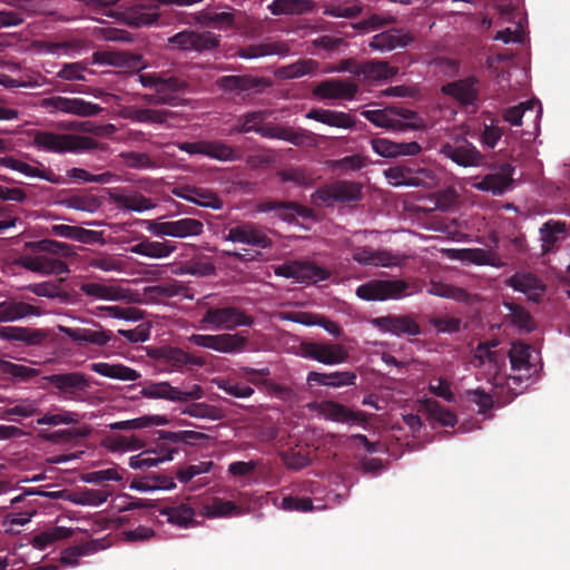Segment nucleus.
I'll use <instances>...</instances> for the list:
<instances>
[{
    "label": "nucleus",
    "instance_id": "42",
    "mask_svg": "<svg viewBox=\"0 0 570 570\" xmlns=\"http://www.w3.org/2000/svg\"><path fill=\"white\" fill-rule=\"evenodd\" d=\"M421 406L430 420L436 421L443 426L453 428L458 422L456 415L452 411L445 409L433 399L423 400Z\"/></svg>",
    "mask_w": 570,
    "mask_h": 570
},
{
    "label": "nucleus",
    "instance_id": "27",
    "mask_svg": "<svg viewBox=\"0 0 570 570\" xmlns=\"http://www.w3.org/2000/svg\"><path fill=\"white\" fill-rule=\"evenodd\" d=\"M289 52V47L283 41L250 43L239 47L235 56L242 59H256L267 56H286Z\"/></svg>",
    "mask_w": 570,
    "mask_h": 570
},
{
    "label": "nucleus",
    "instance_id": "23",
    "mask_svg": "<svg viewBox=\"0 0 570 570\" xmlns=\"http://www.w3.org/2000/svg\"><path fill=\"white\" fill-rule=\"evenodd\" d=\"M48 338V333L42 328L21 326H0V340L10 343H19L24 346H41Z\"/></svg>",
    "mask_w": 570,
    "mask_h": 570
},
{
    "label": "nucleus",
    "instance_id": "21",
    "mask_svg": "<svg viewBox=\"0 0 570 570\" xmlns=\"http://www.w3.org/2000/svg\"><path fill=\"white\" fill-rule=\"evenodd\" d=\"M256 210L259 213L273 212L276 217L288 224L295 223L297 216L303 218L312 216V209L296 202L262 200L257 203Z\"/></svg>",
    "mask_w": 570,
    "mask_h": 570
},
{
    "label": "nucleus",
    "instance_id": "18",
    "mask_svg": "<svg viewBox=\"0 0 570 570\" xmlns=\"http://www.w3.org/2000/svg\"><path fill=\"white\" fill-rule=\"evenodd\" d=\"M352 258L363 266L392 267L401 266L405 261V256L393 254L386 249H374L370 246L355 247Z\"/></svg>",
    "mask_w": 570,
    "mask_h": 570
},
{
    "label": "nucleus",
    "instance_id": "55",
    "mask_svg": "<svg viewBox=\"0 0 570 570\" xmlns=\"http://www.w3.org/2000/svg\"><path fill=\"white\" fill-rule=\"evenodd\" d=\"M167 433H173V431H158V439L155 442L154 450H151L155 458L159 459V463L173 460L174 454L179 451L177 443H171L168 440Z\"/></svg>",
    "mask_w": 570,
    "mask_h": 570
},
{
    "label": "nucleus",
    "instance_id": "50",
    "mask_svg": "<svg viewBox=\"0 0 570 570\" xmlns=\"http://www.w3.org/2000/svg\"><path fill=\"white\" fill-rule=\"evenodd\" d=\"M28 246L33 253H46L50 255H57L62 258L71 257L75 254L70 245L53 239L31 242L28 244Z\"/></svg>",
    "mask_w": 570,
    "mask_h": 570
},
{
    "label": "nucleus",
    "instance_id": "39",
    "mask_svg": "<svg viewBox=\"0 0 570 570\" xmlns=\"http://www.w3.org/2000/svg\"><path fill=\"white\" fill-rule=\"evenodd\" d=\"M171 116L166 109H150L130 107L126 110V117L136 122L161 125Z\"/></svg>",
    "mask_w": 570,
    "mask_h": 570
},
{
    "label": "nucleus",
    "instance_id": "40",
    "mask_svg": "<svg viewBox=\"0 0 570 570\" xmlns=\"http://www.w3.org/2000/svg\"><path fill=\"white\" fill-rule=\"evenodd\" d=\"M111 199L118 208H124L131 212H145L153 208L155 205L150 198L145 197L140 193H132L129 195L125 194H112Z\"/></svg>",
    "mask_w": 570,
    "mask_h": 570
},
{
    "label": "nucleus",
    "instance_id": "30",
    "mask_svg": "<svg viewBox=\"0 0 570 570\" xmlns=\"http://www.w3.org/2000/svg\"><path fill=\"white\" fill-rule=\"evenodd\" d=\"M356 72L358 73V79L365 82H375L393 78L397 75L399 69L392 67L386 61L371 60L361 62V68Z\"/></svg>",
    "mask_w": 570,
    "mask_h": 570
},
{
    "label": "nucleus",
    "instance_id": "49",
    "mask_svg": "<svg viewBox=\"0 0 570 570\" xmlns=\"http://www.w3.org/2000/svg\"><path fill=\"white\" fill-rule=\"evenodd\" d=\"M317 68V61L313 59H301L291 65L279 67L276 71V75L282 79H295L312 73Z\"/></svg>",
    "mask_w": 570,
    "mask_h": 570
},
{
    "label": "nucleus",
    "instance_id": "3",
    "mask_svg": "<svg viewBox=\"0 0 570 570\" xmlns=\"http://www.w3.org/2000/svg\"><path fill=\"white\" fill-rule=\"evenodd\" d=\"M147 356L151 366L161 373H184L206 365L203 356L170 345L148 347Z\"/></svg>",
    "mask_w": 570,
    "mask_h": 570
},
{
    "label": "nucleus",
    "instance_id": "58",
    "mask_svg": "<svg viewBox=\"0 0 570 570\" xmlns=\"http://www.w3.org/2000/svg\"><path fill=\"white\" fill-rule=\"evenodd\" d=\"M68 272V265L62 259L47 255H37V273L61 275Z\"/></svg>",
    "mask_w": 570,
    "mask_h": 570
},
{
    "label": "nucleus",
    "instance_id": "17",
    "mask_svg": "<svg viewBox=\"0 0 570 570\" xmlns=\"http://www.w3.org/2000/svg\"><path fill=\"white\" fill-rule=\"evenodd\" d=\"M149 230L156 236L185 238L203 234L204 225L196 218H181L178 220L154 223Z\"/></svg>",
    "mask_w": 570,
    "mask_h": 570
},
{
    "label": "nucleus",
    "instance_id": "32",
    "mask_svg": "<svg viewBox=\"0 0 570 570\" xmlns=\"http://www.w3.org/2000/svg\"><path fill=\"white\" fill-rule=\"evenodd\" d=\"M79 289L82 294L92 299L115 302L126 297L122 288L115 285H108L102 282H82L79 285Z\"/></svg>",
    "mask_w": 570,
    "mask_h": 570
},
{
    "label": "nucleus",
    "instance_id": "25",
    "mask_svg": "<svg viewBox=\"0 0 570 570\" xmlns=\"http://www.w3.org/2000/svg\"><path fill=\"white\" fill-rule=\"evenodd\" d=\"M160 515L167 518V522L179 527L189 528L196 524L195 508L189 501L167 504L157 509Z\"/></svg>",
    "mask_w": 570,
    "mask_h": 570
},
{
    "label": "nucleus",
    "instance_id": "12",
    "mask_svg": "<svg viewBox=\"0 0 570 570\" xmlns=\"http://www.w3.org/2000/svg\"><path fill=\"white\" fill-rule=\"evenodd\" d=\"M215 83L224 92H249L254 95L264 94L273 85L268 78L252 75L222 76Z\"/></svg>",
    "mask_w": 570,
    "mask_h": 570
},
{
    "label": "nucleus",
    "instance_id": "6",
    "mask_svg": "<svg viewBox=\"0 0 570 570\" xmlns=\"http://www.w3.org/2000/svg\"><path fill=\"white\" fill-rule=\"evenodd\" d=\"M412 285L404 279H372L356 288L357 297L364 301L401 299L411 295Z\"/></svg>",
    "mask_w": 570,
    "mask_h": 570
},
{
    "label": "nucleus",
    "instance_id": "2",
    "mask_svg": "<svg viewBox=\"0 0 570 570\" xmlns=\"http://www.w3.org/2000/svg\"><path fill=\"white\" fill-rule=\"evenodd\" d=\"M272 115L269 110H255L240 115L236 119L235 126L230 129L232 134L256 132L264 138L279 139L291 142L295 146H302L305 142V131L295 130L291 127L278 125H264L267 117Z\"/></svg>",
    "mask_w": 570,
    "mask_h": 570
},
{
    "label": "nucleus",
    "instance_id": "52",
    "mask_svg": "<svg viewBox=\"0 0 570 570\" xmlns=\"http://www.w3.org/2000/svg\"><path fill=\"white\" fill-rule=\"evenodd\" d=\"M428 293L458 302H468L470 298V294L465 289L442 282H431Z\"/></svg>",
    "mask_w": 570,
    "mask_h": 570
},
{
    "label": "nucleus",
    "instance_id": "48",
    "mask_svg": "<svg viewBox=\"0 0 570 570\" xmlns=\"http://www.w3.org/2000/svg\"><path fill=\"white\" fill-rule=\"evenodd\" d=\"M204 156L219 161H236L240 155L229 145L220 140H205Z\"/></svg>",
    "mask_w": 570,
    "mask_h": 570
},
{
    "label": "nucleus",
    "instance_id": "11",
    "mask_svg": "<svg viewBox=\"0 0 570 570\" xmlns=\"http://www.w3.org/2000/svg\"><path fill=\"white\" fill-rule=\"evenodd\" d=\"M220 36L210 31L184 30L168 39V45L174 49L195 50L204 52L214 50L219 46Z\"/></svg>",
    "mask_w": 570,
    "mask_h": 570
},
{
    "label": "nucleus",
    "instance_id": "31",
    "mask_svg": "<svg viewBox=\"0 0 570 570\" xmlns=\"http://www.w3.org/2000/svg\"><path fill=\"white\" fill-rule=\"evenodd\" d=\"M62 332L76 343H88L97 346H105L115 338L109 330H91L86 327H65Z\"/></svg>",
    "mask_w": 570,
    "mask_h": 570
},
{
    "label": "nucleus",
    "instance_id": "62",
    "mask_svg": "<svg viewBox=\"0 0 570 570\" xmlns=\"http://www.w3.org/2000/svg\"><path fill=\"white\" fill-rule=\"evenodd\" d=\"M466 401L479 407V413L487 415L494 405L493 395L482 389L468 390L465 392Z\"/></svg>",
    "mask_w": 570,
    "mask_h": 570
},
{
    "label": "nucleus",
    "instance_id": "36",
    "mask_svg": "<svg viewBox=\"0 0 570 570\" xmlns=\"http://www.w3.org/2000/svg\"><path fill=\"white\" fill-rule=\"evenodd\" d=\"M497 341L480 342L473 354L474 361L476 362L474 365L481 367L488 362L497 370L504 365L505 353L501 350H497Z\"/></svg>",
    "mask_w": 570,
    "mask_h": 570
},
{
    "label": "nucleus",
    "instance_id": "35",
    "mask_svg": "<svg viewBox=\"0 0 570 570\" xmlns=\"http://www.w3.org/2000/svg\"><path fill=\"white\" fill-rule=\"evenodd\" d=\"M306 117L336 128L348 129L355 126L354 118L350 114L343 111L314 108L307 112Z\"/></svg>",
    "mask_w": 570,
    "mask_h": 570
},
{
    "label": "nucleus",
    "instance_id": "47",
    "mask_svg": "<svg viewBox=\"0 0 570 570\" xmlns=\"http://www.w3.org/2000/svg\"><path fill=\"white\" fill-rule=\"evenodd\" d=\"M195 20L207 27H232L235 23V14L229 11L215 12L209 9H204L195 14Z\"/></svg>",
    "mask_w": 570,
    "mask_h": 570
},
{
    "label": "nucleus",
    "instance_id": "37",
    "mask_svg": "<svg viewBox=\"0 0 570 570\" xmlns=\"http://www.w3.org/2000/svg\"><path fill=\"white\" fill-rule=\"evenodd\" d=\"M50 233L55 236L77 240L83 244L98 242L100 234L96 230L86 229L80 226L56 224L50 227Z\"/></svg>",
    "mask_w": 570,
    "mask_h": 570
},
{
    "label": "nucleus",
    "instance_id": "51",
    "mask_svg": "<svg viewBox=\"0 0 570 570\" xmlns=\"http://www.w3.org/2000/svg\"><path fill=\"white\" fill-rule=\"evenodd\" d=\"M508 356L510 358L512 371L524 370L527 374L530 375V346L528 344L514 342L508 352Z\"/></svg>",
    "mask_w": 570,
    "mask_h": 570
},
{
    "label": "nucleus",
    "instance_id": "4",
    "mask_svg": "<svg viewBox=\"0 0 570 570\" xmlns=\"http://www.w3.org/2000/svg\"><path fill=\"white\" fill-rule=\"evenodd\" d=\"M31 137L33 147L45 153L79 154L94 149L97 146V141L94 138L75 134L35 130Z\"/></svg>",
    "mask_w": 570,
    "mask_h": 570
},
{
    "label": "nucleus",
    "instance_id": "5",
    "mask_svg": "<svg viewBox=\"0 0 570 570\" xmlns=\"http://www.w3.org/2000/svg\"><path fill=\"white\" fill-rule=\"evenodd\" d=\"M134 79L139 81L144 88L154 89L157 97L164 105L176 106L178 96L184 94L188 88V82L180 77L170 75L169 72H136Z\"/></svg>",
    "mask_w": 570,
    "mask_h": 570
},
{
    "label": "nucleus",
    "instance_id": "44",
    "mask_svg": "<svg viewBox=\"0 0 570 570\" xmlns=\"http://www.w3.org/2000/svg\"><path fill=\"white\" fill-rule=\"evenodd\" d=\"M508 285L528 295H540L544 291L541 281L530 273L512 275L508 281Z\"/></svg>",
    "mask_w": 570,
    "mask_h": 570
},
{
    "label": "nucleus",
    "instance_id": "22",
    "mask_svg": "<svg viewBox=\"0 0 570 570\" xmlns=\"http://www.w3.org/2000/svg\"><path fill=\"white\" fill-rule=\"evenodd\" d=\"M372 324L382 332H389L396 336H416L421 334V327L410 315H387L372 320Z\"/></svg>",
    "mask_w": 570,
    "mask_h": 570
},
{
    "label": "nucleus",
    "instance_id": "59",
    "mask_svg": "<svg viewBox=\"0 0 570 570\" xmlns=\"http://www.w3.org/2000/svg\"><path fill=\"white\" fill-rule=\"evenodd\" d=\"M38 401L31 399L20 400L18 404L3 410V417L11 420V416L30 417L39 413Z\"/></svg>",
    "mask_w": 570,
    "mask_h": 570
},
{
    "label": "nucleus",
    "instance_id": "33",
    "mask_svg": "<svg viewBox=\"0 0 570 570\" xmlns=\"http://www.w3.org/2000/svg\"><path fill=\"white\" fill-rule=\"evenodd\" d=\"M35 315H40V309L31 304L16 299L0 302V323L16 322Z\"/></svg>",
    "mask_w": 570,
    "mask_h": 570
},
{
    "label": "nucleus",
    "instance_id": "7",
    "mask_svg": "<svg viewBox=\"0 0 570 570\" xmlns=\"http://www.w3.org/2000/svg\"><path fill=\"white\" fill-rule=\"evenodd\" d=\"M363 197L362 185L350 180H336L317 188L312 202L317 206H332L334 203L358 202Z\"/></svg>",
    "mask_w": 570,
    "mask_h": 570
},
{
    "label": "nucleus",
    "instance_id": "41",
    "mask_svg": "<svg viewBox=\"0 0 570 570\" xmlns=\"http://www.w3.org/2000/svg\"><path fill=\"white\" fill-rule=\"evenodd\" d=\"M72 535L73 530L71 528L52 527L36 534L31 540V544L36 549L45 550L52 543L70 538Z\"/></svg>",
    "mask_w": 570,
    "mask_h": 570
},
{
    "label": "nucleus",
    "instance_id": "1",
    "mask_svg": "<svg viewBox=\"0 0 570 570\" xmlns=\"http://www.w3.org/2000/svg\"><path fill=\"white\" fill-rule=\"evenodd\" d=\"M255 323L252 315L234 305L209 306L204 312L200 324L204 328L215 331H234L238 327H250ZM189 342L196 346L209 348L223 354L244 353L249 344L243 333L193 334Z\"/></svg>",
    "mask_w": 570,
    "mask_h": 570
},
{
    "label": "nucleus",
    "instance_id": "9",
    "mask_svg": "<svg viewBox=\"0 0 570 570\" xmlns=\"http://www.w3.org/2000/svg\"><path fill=\"white\" fill-rule=\"evenodd\" d=\"M299 350L303 357L326 365L342 364L350 357L347 348L338 343L304 341Z\"/></svg>",
    "mask_w": 570,
    "mask_h": 570
},
{
    "label": "nucleus",
    "instance_id": "57",
    "mask_svg": "<svg viewBox=\"0 0 570 570\" xmlns=\"http://www.w3.org/2000/svg\"><path fill=\"white\" fill-rule=\"evenodd\" d=\"M167 423V419L165 416H140L132 420L127 421H118L115 423H111L109 426L111 430H136V429H142L149 425H163Z\"/></svg>",
    "mask_w": 570,
    "mask_h": 570
},
{
    "label": "nucleus",
    "instance_id": "34",
    "mask_svg": "<svg viewBox=\"0 0 570 570\" xmlns=\"http://www.w3.org/2000/svg\"><path fill=\"white\" fill-rule=\"evenodd\" d=\"M176 248L177 246L169 240L158 242L144 238L141 242L130 246L129 252L132 254L160 259L171 255Z\"/></svg>",
    "mask_w": 570,
    "mask_h": 570
},
{
    "label": "nucleus",
    "instance_id": "64",
    "mask_svg": "<svg viewBox=\"0 0 570 570\" xmlns=\"http://www.w3.org/2000/svg\"><path fill=\"white\" fill-rule=\"evenodd\" d=\"M194 197L196 199H194L193 203L198 206L208 207L213 209H220L223 207V200L216 193H214L210 189L195 187Z\"/></svg>",
    "mask_w": 570,
    "mask_h": 570
},
{
    "label": "nucleus",
    "instance_id": "20",
    "mask_svg": "<svg viewBox=\"0 0 570 570\" xmlns=\"http://www.w3.org/2000/svg\"><path fill=\"white\" fill-rule=\"evenodd\" d=\"M480 81L475 76L448 82L442 86V94L450 96L461 106H475L479 101Z\"/></svg>",
    "mask_w": 570,
    "mask_h": 570
},
{
    "label": "nucleus",
    "instance_id": "60",
    "mask_svg": "<svg viewBox=\"0 0 570 570\" xmlns=\"http://www.w3.org/2000/svg\"><path fill=\"white\" fill-rule=\"evenodd\" d=\"M205 509L206 515L209 518L228 517L240 513V508L236 503L220 498H214L212 503L207 504Z\"/></svg>",
    "mask_w": 570,
    "mask_h": 570
},
{
    "label": "nucleus",
    "instance_id": "54",
    "mask_svg": "<svg viewBox=\"0 0 570 570\" xmlns=\"http://www.w3.org/2000/svg\"><path fill=\"white\" fill-rule=\"evenodd\" d=\"M297 281L303 283H316L330 278V272L313 262H298Z\"/></svg>",
    "mask_w": 570,
    "mask_h": 570
},
{
    "label": "nucleus",
    "instance_id": "43",
    "mask_svg": "<svg viewBox=\"0 0 570 570\" xmlns=\"http://www.w3.org/2000/svg\"><path fill=\"white\" fill-rule=\"evenodd\" d=\"M313 0H274L267 8L273 16L302 14L313 9Z\"/></svg>",
    "mask_w": 570,
    "mask_h": 570
},
{
    "label": "nucleus",
    "instance_id": "56",
    "mask_svg": "<svg viewBox=\"0 0 570 570\" xmlns=\"http://www.w3.org/2000/svg\"><path fill=\"white\" fill-rule=\"evenodd\" d=\"M88 432L82 429H63L53 432L41 430L39 436L51 443H69L77 439L87 436Z\"/></svg>",
    "mask_w": 570,
    "mask_h": 570
},
{
    "label": "nucleus",
    "instance_id": "8",
    "mask_svg": "<svg viewBox=\"0 0 570 570\" xmlns=\"http://www.w3.org/2000/svg\"><path fill=\"white\" fill-rule=\"evenodd\" d=\"M68 401H82L90 387L87 376L80 372L57 373L42 377Z\"/></svg>",
    "mask_w": 570,
    "mask_h": 570
},
{
    "label": "nucleus",
    "instance_id": "46",
    "mask_svg": "<svg viewBox=\"0 0 570 570\" xmlns=\"http://www.w3.org/2000/svg\"><path fill=\"white\" fill-rule=\"evenodd\" d=\"M391 114H393L390 110H365L362 112V115L372 124H374L377 127L382 128H392V129H399L404 130L406 128L411 129H417L420 126L416 124H411L409 126L403 125L400 120H396L391 117Z\"/></svg>",
    "mask_w": 570,
    "mask_h": 570
},
{
    "label": "nucleus",
    "instance_id": "61",
    "mask_svg": "<svg viewBox=\"0 0 570 570\" xmlns=\"http://www.w3.org/2000/svg\"><path fill=\"white\" fill-rule=\"evenodd\" d=\"M283 463L293 470H301L311 464L312 460L308 452L302 449H291L281 453Z\"/></svg>",
    "mask_w": 570,
    "mask_h": 570
},
{
    "label": "nucleus",
    "instance_id": "63",
    "mask_svg": "<svg viewBox=\"0 0 570 570\" xmlns=\"http://www.w3.org/2000/svg\"><path fill=\"white\" fill-rule=\"evenodd\" d=\"M279 509L288 512H309L314 505L311 498H299L294 495L284 497L279 504L275 503Z\"/></svg>",
    "mask_w": 570,
    "mask_h": 570
},
{
    "label": "nucleus",
    "instance_id": "16",
    "mask_svg": "<svg viewBox=\"0 0 570 570\" xmlns=\"http://www.w3.org/2000/svg\"><path fill=\"white\" fill-rule=\"evenodd\" d=\"M41 106L50 112L58 111L71 114L79 117H90L98 115L102 108L81 98H67L53 96L42 99Z\"/></svg>",
    "mask_w": 570,
    "mask_h": 570
},
{
    "label": "nucleus",
    "instance_id": "13",
    "mask_svg": "<svg viewBox=\"0 0 570 570\" xmlns=\"http://www.w3.org/2000/svg\"><path fill=\"white\" fill-rule=\"evenodd\" d=\"M358 85L351 78H330L313 88V95L322 100L352 101L358 94Z\"/></svg>",
    "mask_w": 570,
    "mask_h": 570
},
{
    "label": "nucleus",
    "instance_id": "29",
    "mask_svg": "<svg viewBox=\"0 0 570 570\" xmlns=\"http://www.w3.org/2000/svg\"><path fill=\"white\" fill-rule=\"evenodd\" d=\"M320 409L325 419L334 422L350 423L365 421V414L363 412L353 411L346 405L335 401H324L321 403Z\"/></svg>",
    "mask_w": 570,
    "mask_h": 570
},
{
    "label": "nucleus",
    "instance_id": "15",
    "mask_svg": "<svg viewBox=\"0 0 570 570\" xmlns=\"http://www.w3.org/2000/svg\"><path fill=\"white\" fill-rule=\"evenodd\" d=\"M163 3L158 0H136L126 8L121 16L126 24L142 28L158 23L160 19L159 7Z\"/></svg>",
    "mask_w": 570,
    "mask_h": 570
},
{
    "label": "nucleus",
    "instance_id": "10",
    "mask_svg": "<svg viewBox=\"0 0 570 570\" xmlns=\"http://www.w3.org/2000/svg\"><path fill=\"white\" fill-rule=\"evenodd\" d=\"M440 154L461 167H475L482 160V154L463 136H455L440 147Z\"/></svg>",
    "mask_w": 570,
    "mask_h": 570
},
{
    "label": "nucleus",
    "instance_id": "24",
    "mask_svg": "<svg viewBox=\"0 0 570 570\" xmlns=\"http://www.w3.org/2000/svg\"><path fill=\"white\" fill-rule=\"evenodd\" d=\"M0 166L19 171L27 177H37L51 184H61L62 177L55 174L50 168H39L18 159L13 156L0 157Z\"/></svg>",
    "mask_w": 570,
    "mask_h": 570
},
{
    "label": "nucleus",
    "instance_id": "19",
    "mask_svg": "<svg viewBox=\"0 0 570 570\" xmlns=\"http://www.w3.org/2000/svg\"><path fill=\"white\" fill-rule=\"evenodd\" d=\"M224 239L233 243H242L258 248L272 246V239L253 223H240L228 228Z\"/></svg>",
    "mask_w": 570,
    "mask_h": 570
},
{
    "label": "nucleus",
    "instance_id": "14",
    "mask_svg": "<svg viewBox=\"0 0 570 570\" xmlns=\"http://www.w3.org/2000/svg\"><path fill=\"white\" fill-rule=\"evenodd\" d=\"M141 394L147 399H163L170 402H188L202 399L204 396V391L198 384H194L189 390L183 391L173 386L169 382L163 381L144 386Z\"/></svg>",
    "mask_w": 570,
    "mask_h": 570
},
{
    "label": "nucleus",
    "instance_id": "38",
    "mask_svg": "<svg viewBox=\"0 0 570 570\" xmlns=\"http://www.w3.org/2000/svg\"><path fill=\"white\" fill-rule=\"evenodd\" d=\"M90 368L99 375L121 381H136L140 377V374L136 370L122 364L99 362L92 363Z\"/></svg>",
    "mask_w": 570,
    "mask_h": 570
},
{
    "label": "nucleus",
    "instance_id": "28",
    "mask_svg": "<svg viewBox=\"0 0 570 570\" xmlns=\"http://www.w3.org/2000/svg\"><path fill=\"white\" fill-rule=\"evenodd\" d=\"M513 167L505 163L499 173L485 175L476 184V188L483 191H491L493 195H502L512 185Z\"/></svg>",
    "mask_w": 570,
    "mask_h": 570
},
{
    "label": "nucleus",
    "instance_id": "45",
    "mask_svg": "<svg viewBox=\"0 0 570 570\" xmlns=\"http://www.w3.org/2000/svg\"><path fill=\"white\" fill-rule=\"evenodd\" d=\"M282 183H292L297 187H311L314 184L313 173L305 167L289 166L277 171Z\"/></svg>",
    "mask_w": 570,
    "mask_h": 570
},
{
    "label": "nucleus",
    "instance_id": "26",
    "mask_svg": "<svg viewBox=\"0 0 570 570\" xmlns=\"http://www.w3.org/2000/svg\"><path fill=\"white\" fill-rule=\"evenodd\" d=\"M413 41V37L403 29L392 28L375 35L370 41V48L380 51H391L396 48H405Z\"/></svg>",
    "mask_w": 570,
    "mask_h": 570
},
{
    "label": "nucleus",
    "instance_id": "53",
    "mask_svg": "<svg viewBox=\"0 0 570 570\" xmlns=\"http://www.w3.org/2000/svg\"><path fill=\"white\" fill-rule=\"evenodd\" d=\"M80 421V415L77 412L58 409L57 412H47L37 419L38 425H71Z\"/></svg>",
    "mask_w": 570,
    "mask_h": 570
}]
</instances>
